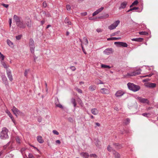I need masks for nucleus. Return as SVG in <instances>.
<instances>
[{
  "label": "nucleus",
  "mask_w": 158,
  "mask_h": 158,
  "mask_svg": "<svg viewBox=\"0 0 158 158\" xmlns=\"http://www.w3.org/2000/svg\"><path fill=\"white\" fill-rule=\"evenodd\" d=\"M128 89L131 90L135 92L139 91L140 87L139 85L134 84L133 83L129 82L127 84Z\"/></svg>",
  "instance_id": "f257e3e1"
},
{
  "label": "nucleus",
  "mask_w": 158,
  "mask_h": 158,
  "mask_svg": "<svg viewBox=\"0 0 158 158\" xmlns=\"http://www.w3.org/2000/svg\"><path fill=\"white\" fill-rule=\"evenodd\" d=\"M8 130L6 127H3L0 134V137L2 139H5L9 138L8 135Z\"/></svg>",
  "instance_id": "f03ea898"
},
{
  "label": "nucleus",
  "mask_w": 158,
  "mask_h": 158,
  "mask_svg": "<svg viewBox=\"0 0 158 158\" xmlns=\"http://www.w3.org/2000/svg\"><path fill=\"white\" fill-rule=\"evenodd\" d=\"M11 110L14 114L17 117H18L17 114L20 116H23L24 115V114L23 112L20 111L14 106H13Z\"/></svg>",
  "instance_id": "7ed1b4c3"
},
{
  "label": "nucleus",
  "mask_w": 158,
  "mask_h": 158,
  "mask_svg": "<svg viewBox=\"0 0 158 158\" xmlns=\"http://www.w3.org/2000/svg\"><path fill=\"white\" fill-rule=\"evenodd\" d=\"M29 45L31 53L33 54L34 52L35 46L34 42L32 38H30L29 40Z\"/></svg>",
  "instance_id": "20e7f679"
},
{
  "label": "nucleus",
  "mask_w": 158,
  "mask_h": 158,
  "mask_svg": "<svg viewBox=\"0 0 158 158\" xmlns=\"http://www.w3.org/2000/svg\"><path fill=\"white\" fill-rule=\"evenodd\" d=\"M120 22V21L119 20L115 21L113 24L108 27V29L110 30L115 29L119 24Z\"/></svg>",
  "instance_id": "39448f33"
},
{
  "label": "nucleus",
  "mask_w": 158,
  "mask_h": 158,
  "mask_svg": "<svg viewBox=\"0 0 158 158\" xmlns=\"http://www.w3.org/2000/svg\"><path fill=\"white\" fill-rule=\"evenodd\" d=\"M141 69H137L132 72L127 73V75L130 76H135L138 75L141 73Z\"/></svg>",
  "instance_id": "423d86ee"
},
{
  "label": "nucleus",
  "mask_w": 158,
  "mask_h": 158,
  "mask_svg": "<svg viewBox=\"0 0 158 158\" xmlns=\"http://www.w3.org/2000/svg\"><path fill=\"white\" fill-rule=\"evenodd\" d=\"M136 98L139 100L141 103H146L148 104H149V101L147 99L142 98L141 97L139 96L137 97Z\"/></svg>",
  "instance_id": "0eeeda50"
},
{
  "label": "nucleus",
  "mask_w": 158,
  "mask_h": 158,
  "mask_svg": "<svg viewBox=\"0 0 158 158\" xmlns=\"http://www.w3.org/2000/svg\"><path fill=\"white\" fill-rule=\"evenodd\" d=\"M16 25L18 27L21 29H24L26 27V24L23 21H21Z\"/></svg>",
  "instance_id": "6e6552de"
},
{
  "label": "nucleus",
  "mask_w": 158,
  "mask_h": 158,
  "mask_svg": "<svg viewBox=\"0 0 158 158\" xmlns=\"http://www.w3.org/2000/svg\"><path fill=\"white\" fill-rule=\"evenodd\" d=\"M6 72L7 77L9 80L11 81H12L13 80V77L11 70L9 69H7Z\"/></svg>",
  "instance_id": "1a4fd4ad"
},
{
  "label": "nucleus",
  "mask_w": 158,
  "mask_h": 158,
  "mask_svg": "<svg viewBox=\"0 0 158 158\" xmlns=\"http://www.w3.org/2000/svg\"><path fill=\"white\" fill-rule=\"evenodd\" d=\"M2 80L6 86L8 85V82L7 78L5 74L2 75L1 76Z\"/></svg>",
  "instance_id": "9d476101"
},
{
  "label": "nucleus",
  "mask_w": 158,
  "mask_h": 158,
  "mask_svg": "<svg viewBox=\"0 0 158 158\" xmlns=\"http://www.w3.org/2000/svg\"><path fill=\"white\" fill-rule=\"evenodd\" d=\"M112 48H108L106 49L104 51L103 53L106 55H109L113 53Z\"/></svg>",
  "instance_id": "9b49d317"
},
{
  "label": "nucleus",
  "mask_w": 158,
  "mask_h": 158,
  "mask_svg": "<svg viewBox=\"0 0 158 158\" xmlns=\"http://www.w3.org/2000/svg\"><path fill=\"white\" fill-rule=\"evenodd\" d=\"M125 92L122 90H119L116 92L115 95L117 97H121L124 95Z\"/></svg>",
  "instance_id": "f8f14e48"
},
{
  "label": "nucleus",
  "mask_w": 158,
  "mask_h": 158,
  "mask_svg": "<svg viewBox=\"0 0 158 158\" xmlns=\"http://www.w3.org/2000/svg\"><path fill=\"white\" fill-rule=\"evenodd\" d=\"M25 23L26 25L28 27H31V20L29 18L27 17L26 18Z\"/></svg>",
  "instance_id": "ddd939ff"
},
{
  "label": "nucleus",
  "mask_w": 158,
  "mask_h": 158,
  "mask_svg": "<svg viewBox=\"0 0 158 158\" xmlns=\"http://www.w3.org/2000/svg\"><path fill=\"white\" fill-rule=\"evenodd\" d=\"M21 17H19L16 15H14L13 19L16 23V24H18L21 20Z\"/></svg>",
  "instance_id": "4468645a"
},
{
  "label": "nucleus",
  "mask_w": 158,
  "mask_h": 158,
  "mask_svg": "<svg viewBox=\"0 0 158 158\" xmlns=\"http://www.w3.org/2000/svg\"><path fill=\"white\" fill-rule=\"evenodd\" d=\"M104 9V7H102L99 9L97 10L96 11H94L93 14L92 15L93 16H94L99 13L101 12Z\"/></svg>",
  "instance_id": "2eb2a0df"
},
{
  "label": "nucleus",
  "mask_w": 158,
  "mask_h": 158,
  "mask_svg": "<svg viewBox=\"0 0 158 158\" xmlns=\"http://www.w3.org/2000/svg\"><path fill=\"white\" fill-rule=\"evenodd\" d=\"M112 153L114 156L115 158H120L121 156L120 154L114 149H112Z\"/></svg>",
  "instance_id": "dca6fc26"
},
{
  "label": "nucleus",
  "mask_w": 158,
  "mask_h": 158,
  "mask_svg": "<svg viewBox=\"0 0 158 158\" xmlns=\"http://www.w3.org/2000/svg\"><path fill=\"white\" fill-rule=\"evenodd\" d=\"M113 145L116 149H119L123 147L121 145L118 143H113Z\"/></svg>",
  "instance_id": "f3484780"
},
{
  "label": "nucleus",
  "mask_w": 158,
  "mask_h": 158,
  "mask_svg": "<svg viewBox=\"0 0 158 158\" xmlns=\"http://www.w3.org/2000/svg\"><path fill=\"white\" fill-rule=\"evenodd\" d=\"M145 86L147 87L154 88L156 86V84L154 83H148L145 85Z\"/></svg>",
  "instance_id": "a211bd4d"
},
{
  "label": "nucleus",
  "mask_w": 158,
  "mask_h": 158,
  "mask_svg": "<svg viewBox=\"0 0 158 158\" xmlns=\"http://www.w3.org/2000/svg\"><path fill=\"white\" fill-rule=\"evenodd\" d=\"M127 2L125 1L123 2H122L120 5V6L119 8V10L121 9H124L125 8L127 5Z\"/></svg>",
  "instance_id": "6ab92c4d"
},
{
  "label": "nucleus",
  "mask_w": 158,
  "mask_h": 158,
  "mask_svg": "<svg viewBox=\"0 0 158 158\" xmlns=\"http://www.w3.org/2000/svg\"><path fill=\"white\" fill-rule=\"evenodd\" d=\"M80 155L84 158H88L89 156V154L87 152H82L81 153Z\"/></svg>",
  "instance_id": "aec40b11"
},
{
  "label": "nucleus",
  "mask_w": 158,
  "mask_h": 158,
  "mask_svg": "<svg viewBox=\"0 0 158 158\" xmlns=\"http://www.w3.org/2000/svg\"><path fill=\"white\" fill-rule=\"evenodd\" d=\"M131 40L132 41H135L138 42H141L143 40V39L141 38H138L132 39Z\"/></svg>",
  "instance_id": "412c9836"
},
{
  "label": "nucleus",
  "mask_w": 158,
  "mask_h": 158,
  "mask_svg": "<svg viewBox=\"0 0 158 158\" xmlns=\"http://www.w3.org/2000/svg\"><path fill=\"white\" fill-rule=\"evenodd\" d=\"M64 22L65 23L67 24L68 25H70L72 24L71 23L69 20V19L67 17L65 18Z\"/></svg>",
  "instance_id": "4be33fe9"
},
{
  "label": "nucleus",
  "mask_w": 158,
  "mask_h": 158,
  "mask_svg": "<svg viewBox=\"0 0 158 158\" xmlns=\"http://www.w3.org/2000/svg\"><path fill=\"white\" fill-rule=\"evenodd\" d=\"M101 92L102 94H107L109 93L108 89L106 88L101 89Z\"/></svg>",
  "instance_id": "5701e85b"
},
{
  "label": "nucleus",
  "mask_w": 158,
  "mask_h": 158,
  "mask_svg": "<svg viewBox=\"0 0 158 158\" xmlns=\"http://www.w3.org/2000/svg\"><path fill=\"white\" fill-rule=\"evenodd\" d=\"M37 140L40 143H42L44 142L42 137L41 136L39 135L37 137Z\"/></svg>",
  "instance_id": "b1692460"
},
{
  "label": "nucleus",
  "mask_w": 158,
  "mask_h": 158,
  "mask_svg": "<svg viewBox=\"0 0 158 158\" xmlns=\"http://www.w3.org/2000/svg\"><path fill=\"white\" fill-rule=\"evenodd\" d=\"M91 111L92 114L94 115H97L98 113V110L96 108L92 109Z\"/></svg>",
  "instance_id": "393cba45"
},
{
  "label": "nucleus",
  "mask_w": 158,
  "mask_h": 158,
  "mask_svg": "<svg viewBox=\"0 0 158 158\" xmlns=\"http://www.w3.org/2000/svg\"><path fill=\"white\" fill-rule=\"evenodd\" d=\"M42 14L44 15V16H45L47 17H51L50 14L48 12L43 11L42 12Z\"/></svg>",
  "instance_id": "a878e982"
},
{
  "label": "nucleus",
  "mask_w": 158,
  "mask_h": 158,
  "mask_svg": "<svg viewBox=\"0 0 158 158\" xmlns=\"http://www.w3.org/2000/svg\"><path fill=\"white\" fill-rule=\"evenodd\" d=\"M96 86L95 85H91L89 88V89L91 91H93L96 89Z\"/></svg>",
  "instance_id": "bb28decb"
},
{
  "label": "nucleus",
  "mask_w": 158,
  "mask_h": 158,
  "mask_svg": "<svg viewBox=\"0 0 158 158\" xmlns=\"http://www.w3.org/2000/svg\"><path fill=\"white\" fill-rule=\"evenodd\" d=\"M7 44L10 47H12L13 46V43L9 39H7L6 40Z\"/></svg>",
  "instance_id": "cd10ccee"
},
{
  "label": "nucleus",
  "mask_w": 158,
  "mask_h": 158,
  "mask_svg": "<svg viewBox=\"0 0 158 158\" xmlns=\"http://www.w3.org/2000/svg\"><path fill=\"white\" fill-rule=\"evenodd\" d=\"M95 140L96 141L95 142V144L96 146H97V147L99 148L101 146V145L100 143V141H99L98 139H95Z\"/></svg>",
  "instance_id": "c85d7f7f"
},
{
  "label": "nucleus",
  "mask_w": 158,
  "mask_h": 158,
  "mask_svg": "<svg viewBox=\"0 0 158 158\" xmlns=\"http://www.w3.org/2000/svg\"><path fill=\"white\" fill-rule=\"evenodd\" d=\"M139 33L140 35H148V33L145 31H139Z\"/></svg>",
  "instance_id": "c756f323"
},
{
  "label": "nucleus",
  "mask_w": 158,
  "mask_h": 158,
  "mask_svg": "<svg viewBox=\"0 0 158 158\" xmlns=\"http://www.w3.org/2000/svg\"><path fill=\"white\" fill-rule=\"evenodd\" d=\"M128 46V44L126 43L122 42L120 47L127 48Z\"/></svg>",
  "instance_id": "7c9ffc66"
},
{
  "label": "nucleus",
  "mask_w": 158,
  "mask_h": 158,
  "mask_svg": "<svg viewBox=\"0 0 158 158\" xmlns=\"http://www.w3.org/2000/svg\"><path fill=\"white\" fill-rule=\"evenodd\" d=\"M102 68H108L110 69L111 68V67L108 65H106L104 64H102L101 65Z\"/></svg>",
  "instance_id": "2f4dec72"
},
{
  "label": "nucleus",
  "mask_w": 158,
  "mask_h": 158,
  "mask_svg": "<svg viewBox=\"0 0 158 158\" xmlns=\"http://www.w3.org/2000/svg\"><path fill=\"white\" fill-rule=\"evenodd\" d=\"M142 115L144 117H146L147 118H148L149 117L150 115H151V114L150 113H143L142 114Z\"/></svg>",
  "instance_id": "473e14b6"
},
{
  "label": "nucleus",
  "mask_w": 158,
  "mask_h": 158,
  "mask_svg": "<svg viewBox=\"0 0 158 158\" xmlns=\"http://www.w3.org/2000/svg\"><path fill=\"white\" fill-rule=\"evenodd\" d=\"M139 8V7H134L132 8H131L129 10H128L127 11V12H129L130 11H132V10H138V9Z\"/></svg>",
  "instance_id": "72a5a7b5"
},
{
  "label": "nucleus",
  "mask_w": 158,
  "mask_h": 158,
  "mask_svg": "<svg viewBox=\"0 0 158 158\" xmlns=\"http://www.w3.org/2000/svg\"><path fill=\"white\" fill-rule=\"evenodd\" d=\"M14 156V155L11 154L7 155L5 156V158H13Z\"/></svg>",
  "instance_id": "f704fd0d"
},
{
  "label": "nucleus",
  "mask_w": 158,
  "mask_h": 158,
  "mask_svg": "<svg viewBox=\"0 0 158 158\" xmlns=\"http://www.w3.org/2000/svg\"><path fill=\"white\" fill-rule=\"evenodd\" d=\"M15 139L16 142L19 144L20 143V139L19 137L18 136H16L15 137Z\"/></svg>",
  "instance_id": "c9c22d12"
},
{
  "label": "nucleus",
  "mask_w": 158,
  "mask_h": 158,
  "mask_svg": "<svg viewBox=\"0 0 158 158\" xmlns=\"http://www.w3.org/2000/svg\"><path fill=\"white\" fill-rule=\"evenodd\" d=\"M109 17L108 14H107L105 16H100L98 17V19H103L105 18H108Z\"/></svg>",
  "instance_id": "e433bc0d"
},
{
  "label": "nucleus",
  "mask_w": 158,
  "mask_h": 158,
  "mask_svg": "<svg viewBox=\"0 0 158 158\" xmlns=\"http://www.w3.org/2000/svg\"><path fill=\"white\" fill-rule=\"evenodd\" d=\"M119 32V31H118L117 32L113 33L110 34V36H115L117 34H118Z\"/></svg>",
  "instance_id": "4c0bfd02"
},
{
  "label": "nucleus",
  "mask_w": 158,
  "mask_h": 158,
  "mask_svg": "<svg viewBox=\"0 0 158 158\" xmlns=\"http://www.w3.org/2000/svg\"><path fill=\"white\" fill-rule=\"evenodd\" d=\"M122 42H115L114 43L115 45H117L118 47H120Z\"/></svg>",
  "instance_id": "58836bf2"
},
{
  "label": "nucleus",
  "mask_w": 158,
  "mask_h": 158,
  "mask_svg": "<svg viewBox=\"0 0 158 158\" xmlns=\"http://www.w3.org/2000/svg\"><path fill=\"white\" fill-rule=\"evenodd\" d=\"M130 120L129 118H127L126 119V121L124 123L126 125H127L129 124V123H130Z\"/></svg>",
  "instance_id": "ea45409f"
},
{
  "label": "nucleus",
  "mask_w": 158,
  "mask_h": 158,
  "mask_svg": "<svg viewBox=\"0 0 158 158\" xmlns=\"http://www.w3.org/2000/svg\"><path fill=\"white\" fill-rule=\"evenodd\" d=\"M22 36V35H19L17 36H16L15 37L16 39L17 40H20L21 37Z\"/></svg>",
  "instance_id": "a19ab883"
},
{
  "label": "nucleus",
  "mask_w": 158,
  "mask_h": 158,
  "mask_svg": "<svg viewBox=\"0 0 158 158\" xmlns=\"http://www.w3.org/2000/svg\"><path fill=\"white\" fill-rule=\"evenodd\" d=\"M29 71V69H26L24 73V75L26 77H27V75L28 74V72Z\"/></svg>",
  "instance_id": "79ce46f5"
},
{
  "label": "nucleus",
  "mask_w": 158,
  "mask_h": 158,
  "mask_svg": "<svg viewBox=\"0 0 158 158\" xmlns=\"http://www.w3.org/2000/svg\"><path fill=\"white\" fill-rule=\"evenodd\" d=\"M6 113L10 118H12L13 116L9 111L7 110Z\"/></svg>",
  "instance_id": "37998d69"
},
{
  "label": "nucleus",
  "mask_w": 158,
  "mask_h": 158,
  "mask_svg": "<svg viewBox=\"0 0 158 158\" xmlns=\"http://www.w3.org/2000/svg\"><path fill=\"white\" fill-rule=\"evenodd\" d=\"M2 64L5 68L7 69V66L5 62H2Z\"/></svg>",
  "instance_id": "c03bdc74"
},
{
  "label": "nucleus",
  "mask_w": 158,
  "mask_h": 158,
  "mask_svg": "<svg viewBox=\"0 0 158 158\" xmlns=\"http://www.w3.org/2000/svg\"><path fill=\"white\" fill-rule=\"evenodd\" d=\"M71 102L73 104L76 103L75 99L74 98H72L71 99Z\"/></svg>",
  "instance_id": "a18cd8bd"
},
{
  "label": "nucleus",
  "mask_w": 158,
  "mask_h": 158,
  "mask_svg": "<svg viewBox=\"0 0 158 158\" xmlns=\"http://www.w3.org/2000/svg\"><path fill=\"white\" fill-rule=\"evenodd\" d=\"M90 156L91 157L96 158L97 157V156L95 154H91L90 155Z\"/></svg>",
  "instance_id": "49530a36"
},
{
  "label": "nucleus",
  "mask_w": 158,
  "mask_h": 158,
  "mask_svg": "<svg viewBox=\"0 0 158 158\" xmlns=\"http://www.w3.org/2000/svg\"><path fill=\"white\" fill-rule=\"evenodd\" d=\"M67 119L68 121L70 122L73 123V118L71 117H69Z\"/></svg>",
  "instance_id": "de8ad7c7"
},
{
  "label": "nucleus",
  "mask_w": 158,
  "mask_h": 158,
  "mask_svg": "<svg viewBox=\"0 0 158 158\" xmlns=\"http://www.w3.org/2000/svg\"><path fill=\"white\" fill-rule=\"evenodd\" d=\"M0 58L1 60V61H3L4 60L5 56L3 54L2 55L1 54V55H0Z\"/></svg>",
  "instance_id": "09e8293b"
},
{
  "label": "nucleus",
  "mask_w": 158,
  "mask_h": 158,
  "mask_svg": "<svg viewBox=\"0 0 158 158\" xmlns=\"http://www.w3.org/2000/svg\"><path fill=\"white\" fill-rule=\"evenodd\" d=\"M56 106L59 107L60 108L63 109V106L60 103H58L57 104H56Z\"/></svg>",
  "instance_id": "8fccbe9b"
},
{
  "label": "nucleus",
  "mask_w": 158,
  "mask_h": 158,
  "mask_svg": "<svg viewBox=\"0 0 158 158\" xmlns=\"http://www.w3.org/2000/svg\"><path fill=\"white\" fill-rule=\"evenodd\" d=\"M28 156L29 158H35L32 154L31 153H29Z\"/></svg>",
  "instance_id": "3c124183"
},
{
  "label": "nucleus",
  "mask_w": 158,
  "mask_h": 158,
  "mask_svg": "<svg viewBox=\"0 0 158 158\" xmlns=\"http://www.w3.org/2000/svg\"><path fill=\"white\" fill-rule=\"evenodd\" d=\"M66 8L67 10H69L71 9V7L69 5H67L66 6Z\"/></svg>",
  "instance_id": "603ef678"
},
{
  "label": "nucleus",
  "mask_w": 158,
  "mask_h": 158,
  "mask_svg": "<svg viewBox=\"0 0 158 158\" xmlns=\"http://www.w3.org/2000/svg\"><path fill=\"white\" fill-rule=\"evenodd\" d=\"M138 3V0H136L135 1L132 3L134 5H136Z\"/></svg>",
  "instance_id": "864d4df0"
},
{
  "label": "nucleus",
  "mask_w": 158,
  "mask_h": 158,
  "mask_svg": "<svg viewBox=\"0 0 158 158\" xmlns=\"http://www.w3.org/2000/svg\"><path fill=\"white\" fill-rule=\"evenodd\" d=\"M1 5L6 8H8L9 6V5L6 4L4 3L2 4Z\"/></svg>",
  "instance_id": "5fc2aeb1"
},
{
  "label": "nucleus",
  "mask_w": 158,
  "mask_h": 158,
  "mask_svg": "<svg viewBox=\"0 0 158 158\" xmlns=\"http://www.w3.org/2000/svg\"><path fill=\"white\" fill-rule=\"evenodd\" d=\"M81 48H82V50L83 52H84V53L85 54H86V52L85 51V48H84V47H83V46H82V45L81 44Z\"/></svg>",
  "instance_id": "6e6d98bb"
},
{
  "label": "nucleus",
  "mask_w": 158,
  "mask_h": 158,
  "mask_svg": "<svg viewBox=\"0 0 158 158\" xmlns=\"http://www.w3.org/2000/svg\"><path fill=\"white\" fill-rule=\"evenodd\" d=\"M112 148L110 145H108L107 148V150L109 152H111V150Z\"/></svg>",
  "instance_id": "4d7b16f0"
},
{
  "label": "nucleus",
  "mask_w": 158,
  "mask_h": 158,
  "mask_svg": "<svg viewBox=\"0 0 158 158\" xmlns=\"http://www.w3.org/2000/svg\"><path fill=\"white\" fill-rule=\"evenodd\" d=\"M70 69L73 71H74L76 70V68L74 66H72L70 67Z\"/></svg>",
  "instance_id": "13d9d810"
},
{
  "label": "nucleus",
  "mask_w": 158,
  "mask_h": 158,
  "mask_svg": "<svg viewBox=\"0 0 158 158\" xmlns=\"http://www.w3.org/2000/svg\"><path fill=\"white\" fill-rule=\"evenodd\" d=\"M154 74L153 73H151L150 74H149V75H146V76H143V77H151L152 75H153Z\"/></svg>",
  "instance_id": "bf43d9fd"
},
{
  "label": "nucleus",
  "mask_w": 158,
  "mask_h": 158,
  "mask_svg": "<svg viewBox=\"0 0 158 158\" xmlns=\"http://www.w3.org/2000/svg\"><path fill=\"white\" fill-rule=\"evenodd\" d=\"M53 133L54 134H55V135H58L59 134V133L58 132V131H57L56 130H53Z\"/></svg>",
  "instance_id": "052dcab7"
},
{
  "label": "nucleus",
  "mask_w": 158,
  "mask_h": 158,
  "mask_svg": "<svg viewBox=\"0 0 158 158\" xmlns=\"http://www.w3.org/2000/svg\"><path fill=\"white\" fill-rule=\"evenodd\" d=\"M26 150V148H21L20 150V152L22 153H23V152Z\"/></svg>",
  "instance_id": "680f3d73"
},
{
  "label": "nucleus",
  "mask_w": 158,
  "mask_h": 158,
  "mask_svg": "<svg viewBox=\"0 0 158 158\" xmlns=\"http://www.w3.org/2000/svg\"><path fill=\"white\" fill-rule=\"evenodd\" d=\"M59 102V100H58V98H56L55 99V103L56 105V104H57Z\"/></svg>",
  "instance_id": "e2e57ef3"
},
{
  "label": "nucleus",
  "mask_w": 158,
  "mask_h": 158,
  "mask_svg": "<svg viewBox=\"0 0 158 158\" xmlns=\"http://www.w3.org/2000/svg\"><path fill=\"white\" fill-rule=\"evenodd\" d=\"M43 6L45 8L47 6V4L45 1L43 2Z\"/></svg>",
  "instance_id": "0e129e2a"
},
{
  "label": "nucleus",
  "mask_w": 158,
  "mask_h": 158,
  "mask_svg": "<svg viewBox=\"0 0 158 158\" xmlns=\"http://www.w3.org/2000/svg\"><path fill=\"white\" fill-rule=\"evenodd\" d=\"M81 15L82 16H85L87 15L86 12H82L81 13Z\"/></svg>",
  "instance_id": "69168bd1"
},
{
  "label": "nucleus",
  "mask_w": 158,
  "mask_h": 158,
  "mask_svg": "<svg viewBox=\"0 0 158 158\" xmlns=\"http://www.w3.org/2000/svg\"><path fill=\"white\" fill-rule=\"evenodd\" d=\"M96 31L98 32H102V30L100 28H98L96 29Z\"/></svg>",
  "instance_id": "338daca9"
},
{
  "label": "nucleus",
  "mask_w": 158,
  "mask_h": 158,
  "mask_svg": "<svg viewBox=\"0 0 158 158\" xmlns=\"http://www.w3.org/2000/svg\"><path fill=\"white\" fill-rule=\"evenodd\" d=\"M9 24L10 25V27L11 26V24L12 23V19L11 18H10L9 19Z\"/></svg>",
  "instance_id": "774afa93"
}]
</instances>
